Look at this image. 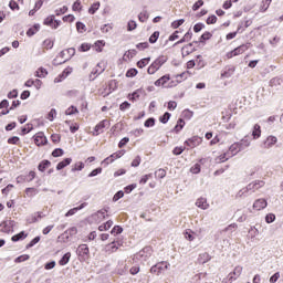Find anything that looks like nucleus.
<instances>
[{"label":"nucleus","instance_id":"nucleus-40","mask_svg":"<svg viewBox=\"0 0 283 283\" xmlns=\"http://www.w3.org/2000/svg\"><path fill=\"white\" fill-rule=\"evenodd\" d=\"M156 178H165L167 176V170L160 168L155 172Z\"/></svg>","mask_w":283,"mask_h":283},{"label":"nucleus","instance_id":"nucleus-35","mask_svg":"<svg viewBox=\"0 0 283 283\" xmlns=\"http://www.w3.org/2000/svg\"><path fill=\"white\" fill-rule=\"evenodd\" d=\"M98 8H101V2H95L91 6V8L88 9V13L90 14H96V10H98Z\"/></svg>","mask_w":283,"mask_h":283},{"label":"nucleus","instance_id":"nucleus-18","mask_svg":"<svg viewBox=\"0 0 283 283\" xmlns=\"http://www.w3.org/2000/svg\"><path fill=\"white\" fill-rule=\"evenodd\" d=\"M238 147H239V146H238L237 143L232 144V145L229 147V150H228V153H229V158H233V156H237V154H240V150H239Z\"/></svg>","mask_w":283,"mask_h":283},{"label":"nucleus","instance_id":"nucleus-64","mask_svg":"<svg viewBox=\"0 0 283 283\" xmlns=\"http://www.w3.org/2000/svg\"><path fill=\"white\" fill-rule=\"evenodd\" d=\"M203 28H205V24L203 23H197V24H195V27H193V32H200L201 30H203Z\"/></svg>","mask_w":283,"mask_h":283},{"label":"nucleus","instance_id":"nucleus-54","mask_svg":"<svg viewBox=\"0 0 283 283\" xmlns=\"http://www.w3.org/2000/svg\"><path fill=\"white\" fill-rule=\"evenodd\" d=\"M202 6H205V1L198 0V1L192 6L193 12L200 10V8H202Z\"/></svg>","mask_w":283,"mask_h":283},{"label":"nucleus","instance_id":"nucleus-2","mask_svg":"<svg viewBox=\"0 0 283 283\" xmlns=\"http://www.w3.org/2000/svg\"><path fill=\"white\" fill-rule=\"evenodd\" d=\"M165 63H167V56L161 55L159 57H157L151 65L148 67V74H156V72H158L160 70V67H163V65H165Z\"/></svg>","mask_w":283,"mask_h":283},{"label":"nucleus","instance_id":"nucleus-15","mask_svg":"<svg viewBox=\"0 0 283 283\" xmlns=\"http://www.w3.org/2000/svg\"><path fill=\"white\" fill-rule=\"evenodd\" d=\"M85 207H87V203H86V202L80 205L78 207H75V208L69 210V211L65 213V217H66V218H70V216H74L77 211H81V209H85Z\"/></svg>","mask_w":283,"mask_h":283},{"label":"nucleus","instance_id":"nucleus-62","mask_svg":"<svg viewBox=\"0 0 283 283\" xmlns=\"http://www.w3.org/2000/svg\"><path fill=\"white\" fill-rule=\"evenodd\" d=\"M54 118H56V109L52 108L48 114V119L52 122Z\"/></svg>","mask_w":283,"mask_h":283},{"label":"nucleus","instance_id":"nucleus-25","mask_svg":"<svg viewBox=\"0 0 283 283\" xmlns=\"http://www.w3.org/2000/svg\"><path fill=\"white\" fill-rule=\"evenodd\" d=\"M112 227H114V221L108 220L106 223L98 227V231H108Z\"/></svg>","mask_w":283,"mask_h":283},{"label":"nucleus","instance_id":"nucleus-31","mask_svg":"<svg viewBox=\"0 0 283 283\" xmlns=\"http://www.w3.org/2000/svg\"><path fill=\"white\" fill-rule=\"evenodd\" d=\"M170 118H171V114L169 112H166L163 116L159 117V122H161L163 125H167Z\"/></svg>","mask_w":283,"mask_h":283},{"label":"nucleus","instance_id":"nucleus-3","mask_svg":"<svg viewBox=\"0 0 283 283\" xmlns=\"http://www.w3.org/2000/svg\"><path fill=\"white\" fill-rule=\"evenodd\" d=\"M169 266L170 264L165 261L159 262L150 268V273H154L155 275H160L165 273V271H167Z\"/></svg>","mask_w":283,"mask_h":283},{"label":"nucleus","instance_id":"nucleus-43","mask_svg":"<svg viewBox=\"0 0 283 283\" xmlns=\"http://www.w3.org/2000/svg\"><path fill=\"white\" fill-rule=\"evenodd\" d=\"M160 36V32L159 31H155L150 38H149V43H156V41H158V38Z\"/></svg>","mask_w":283,"mask_h":283},{"label":"nucleus","instance_id":"nucleus-28","mask_svg":"<svg viewBox=\"0 0 283 283\" xmlns=\"http://www.w3.org/2000/svg\"><path fill=\"white\" fill-rule=\"evenodd\" d=\"M51 165H52V163H50V160L45 159L39 164L38 169H39V171H45V168L50 167Z\"/></svg>","mask_w":283,"mask_h":283},{"label":"nucleus","instance_id":"nucleus-30","mask_svg":"<svg viewBox=\"0 0 283 283\" xmlns=\"http://www.w3.org/2000/svg\"><path fill=\"white\" fill-rule=\"evenodd\" d=\"M42 218H43V216H41V212H36V213L32 214L30 219H28V222L30 224H32L34 222H39V219H42Z\"/></svg>","mask_w":283,"mask_h":283},{"label":"nucleus","instance_id":"nucleus-8","mask_svg":"<svg viewBox=\"0 0 283 283\" xmlns=\"http://www.w3.org/2000/svg\"><path fill=\"white\" fill-rule=\"evenodd\" d=\"M107 125H109V122L107 119L99 122L94 128V132H95L94 136H98L99 134H103V132H105V127H107Z\"/></svg>","mask_w":283,"mask_h":283},{"label":"nucleus","instance_id":"nucleus-10","mask_svg":"<svg viewBox=\"0 0 283 283\" xmlns=\"http://www.w3.org/2000/svg\"><path fill=\"white\" fill-rule=\"evenodd\" d=\"M266 207H269L266 199H256L253 203V209L256 211H262V209H266Z\"/></svg>","mask_w":283,"mask_h":283},{"label":"nucleus","instance_id":"nucleus-33","mask_svg":"<svg viewBox=\"0 0 283 283\" xmlns=\"http://www.w3.org/2000/svg\"><path fill=\"white\" fill-rule=\"evenodd\" d=\"M275 143H277V137L269 136L266 138L265 145H268V147H273V145H275Z\"/></svg>","mask_w":283,"mask_h":283},{"label":"nucleus","instance_id":"nucleus-55","mask_svg":"<svg viewBox=\"0 0 283 283\" xmlns=\"http://www.w3.org/2000/svg\"><path fill=\"white\" fill-rule=\"evenodd\" d=\"M154 125H156V119L154 117L148 118L145 123L144 126L145 127H154Z\"/></svg>","mask_w":283,"mask_h":283},{"label":"nucleus","instance_id":"nucleus-45","mask_svg":"<svg viewBox=\"0 0 283 283\" xmlns=\"http://www.w3.org/2000/svg\"><path fill=\"white\" fill-rule=\"evenodd\" d=\"M32 129H34V126H32V124H27V127L22 128V136H25V134H30V132H32Z\"/></svg>","mask_w":283,"mask_h":283},{"label":"nucleus","instance_id":"nucleus-53","mask_svg":"<svg viewBox=\"0 0 283 283\" xmlns=\"http://www.w3.org/2000/svg\"><path fill=\"white\" fill-rule=\"evenodd\" d=\"M265 222H266L268 224H271V223L275 222V214H274V213H269V214H266V216H265Z\"/></svg>","mask_w":283,"mask_h":283},{"label":"nucleus","instance_id":"nucleus-22","mask_svg":"<svg viewBox=\"0 0 283 283\" xmlns=\"http://www.w3.org/2000/svg\"><path fill=\"white\" fill-rule=\"evenodd\" d=\"M209 260H211V255H209V253L205 252L202 254H199L198 262L200 264H207Z\"/></svg>","mask_w":283,"mask_h":283},{"label":"nucleus","instance_id":"nucleus-19","mask_svg":"<svg viewBox=\"0 0 283 283\" xmlns=\"http://www.w3.org/2000/svg\"><path fill=\"white\" fill-rule=\"evenodd\" d=\"M233 72H235V67L229 66L221 73V78H230L233 76Z\"/></svg>","mask_w":283,"mask_h":283},{"label":"nucleus","instance_id":"nucleus-58","mask_svg":"<svg viewBox=\"0 0 283 283\" xmlns=\"http://www.w3.org/2000/svg\"><path fill=\"white\" fill-rule=\"evenodd\" d=\"M65 12H67V7L66 6L55 10L56 17H61V14H65Z\"/></svg>","mask_w":283,"mask_h":283},{"label":"nucleus","instance_id":"nucleus-50","mask_svg":"<svg viewBox=\"0 0 283 283\" xmlns=\"http://www.w3.org/2000/svg\"><path fill=\"white\" fill-rule=\"evenodd\" d=\"M39 242H41V237H35L29 244H27V249H32V247H34V244H39Z\"/></svg>","mask_w":283,"mask_h":283},{"label":"nucleus","instance_id":"nucleus-38","mask_svg":"<svg viewBox=\"0 0 283 283\" xmlns=\"http://www.w3.org/2000/svg\"><path fill=\"white\" fill-rule=\"evenodd\" d=\"M185 238L186 240H189V242H193V240H196V237H193V231L191 230H186Z\"/></svg>","mask_w":283,"mask_h":283},{"label":"nucleus","instance_id":"nucleus-60","mask_svg":"<svg viewBox=\"0 0 283 283\" xmlns=\"http://www.w3.org/2000/svg\"><path fill=\"white\" fill-rule=\"evenodd\" d=\"M27 260H30V255H28V254H22V255H20V256H18V258L15 259V262H18V263H20V262H27Z\"/></svg>","mask_w":283,"mask_h":283},{"label":"nucleus","instance_id":"nucleus-59","mask_svg":"<svg viewBox=\"0 0 283 283\" xmlns=\"http://www.w3.org/2000/svg\"><path fill=\"white\" fill-rule=\"evenodd\" d=\"M132 107V104L129 102H124L119 105L120 112H125L126 109H129Z\"/></svg>","mask_w":283,"mask_h":283},{"label":"nucleus","instance_id":"nucleus-51","mask_svg":"<svg viewBox=\"0 0 283 283\" xmlns=\"http://www.w3.org/2000/svg\"><path fill=\"white\" fill-rule=\"evenodd\" d=\"M65 154L62 148H56L52 151L53 158H59L60 156H63Z\"/></svg>","mask_w":283,"mask_h":283},{"label":"nucleus","instance_id":"nucleus-57","mask_svg":"<svg viewBox=\"0 0 283 283\" xmlns=\"http://www.w3.org/2000/svg\"><path fill=\"white\" fill-rule=\"evenodd\" d=\"M137 25H138V24H136V21L130 20V21L128 22V24H127V30H128V32H132L133 30H136Z\"/></svg>","mask_w":283,"mask_h":283},{"label":"nucleus","instance_id":"nucleus-39","mask_svg":"<svg viewBox=\"0 0 283 283\" xmlns=\"http://www.w3.org/2000/svg\"><path fill=\"white\" fill-rule=\"evenodd\" d=\"M271 87H277V85H282V78L274 77L270 81Z\"/></svg>","mask_w":283,"mask_h":283},{"label":"nucleus","instance_id":"nucleus-17","mask_svg":"<svg viewBox=\"0 0 283 283\" xmlns=\"http://www.w3.org/2000/svg\"><path fill=\"white\" fill-rule=\"evenodd\" d=\"M196 207H198L199 209L207 210V209H209V203L207 202V199H205V198H199V199L196 201Z\"/></svg>","mask_w":283,"mask_h":283},{"label":"nucleus","instance_id":"nucleus-16","mask_svg":"<svg viewBox=\"0 0 283 283\" xmlns=\"http://www.w3.org/2000/svg\"><path fill=\"white\" fill-rule=\"evenodd\" d=\"M120 243L116 244V241H113L111 244L106 245L105 251L106 253H116L118 251V247Z\"/></svg>","mask_w":283,"mask_h":283},{"label":"nucleus","instance_id":"nucleus-4","mask_svg":"<svg viewBox=\"0 0 283 283\" xmlns=\"http://www.w3.org/2000/svg\"><path fill=\"white\" fill-rule=\"evenodd\" d=\"M150 256H151V247H145L143 250H140L136 254L137 260H143L144 262L147 261V259Z\"/></svg>","mask_w":283,"mask_h":283},{"label":"nucleus","instance_id":"nucleus-6","mask_svg":"<svg viewBox=\"0 0 283 283\" xmlns=\"http://www.w3.org/2000/svg\"><path fill=\"white\" fill-rule=\"evenodd\" d=\"M34 143L38 145V147L48 145V137H45V134L43 133H38L34 135Z\"/></svg>","mask_w":283,"mask_h":283},{"label":"nucleus","instance_id":"nucleus-36","mask_svg":"<svg viewBox=\"0 0 283 283\" xmlns=\"http://www.w3.org/2000/svg\"><path fill=\"white\" fill-rule=\"evenodd\" d=\"M73 114H78V108H76L75 106H70V107L65 111V115H66V116H73Z\"/></svg>","mask_w":283,"mask_h":283},{"label":"nucleus","instance_id":"nucleus-27","mask_svg":"<svg viewBox=\"0 0 283 283\" xmlns=\"http://www.w3.org/2000/svg\"><path fill=\"white\" fill-rule=\"evenodd\" d=\"M230 155H229V153L227 151V153H223V154H221L220 156H218L217 158H216V163H227V160H229V158H231V157H229Z\"/></svg>","mask_w":283,"mask_h":283},{"label":"nucleus","instance_id":"nucleus-12","mask_svg":"<svg viewBox=\"0 0 283 283\" xmlns=\"http://www.w3.org/2000/svg\"><path fill=\"white\" fill-rule=\"evenodd\" d=\"M196 52V48H193V42L189 43L181 49L182 56H189V54H193Z\"/></svg>","mask_w":283,"mask_h":283},{"label":"nucleus","instance_id":"nucleus-46","mask_svg":"<svg viewBox=\"0 0 283 283\" xmlns=\"http://www.w3.org/2000/svg\"><path fill=\"white\" fill-rule=\"evenodd\" d=\"M54 19H55L54 15L48 17L46 19H44V25H50L51 28H53Z\"/></svg>","mask_w":283,"mask_h":283},{"label":"nucleus","instance_id":"nucleus-56","mask_svg":"<svg viewBox=\"0 0 283 283\" xmlns=\"http://www.w3.org/2000/svg\"><path fill=\"white\" fill-rule=\"evenodd\" d=\"M105 45V43L101 40L95 42V50L96 52H103V46Z\"/></svg>","mask_w":283,"mask_h":283},{"label":"nucleus","instance_id":"nucleus-37","mask_svg":"<svg viewBox=\"0 0 283 283\" xmlns=\"http://www.w3.org/2000/svg\"><path fill=\"white\" fill-rule=\"evenodd\" d=\"M128 98L133 102L138 101V98H140V90H137L133 94H129Z\"/></svg>","mask_w":283,"mask_h":283},{"label":"nucleus","instance_id":"nucleus-13","mask_svg":"<svg viewBox=\"0 0 283 283\" xmlns=\"http://www.w3.org/2000/svg\"><path fill=\"white\" fill-rule=\"evenodd\" d=\"M242 275V266L238 265L234 268L233 272H231L228 277L229 280H235L237 277H240Z\"/></svg>","mask_w":283,"mask_h":283},{"label":"nucleus","instance_id":"nucleus-20","mask_svg":"<svg viewBox=\"0 0 283 283\" xmlns=\"http://www.w3.org/2000/svg\"><path fill=\"white\" fill-rule=\"evenodd\" d=\"M72 164V158H65L64 160L60 161L56 165V170L61 171V169H65V167H67V165Z\"/></svg>","mask_w":283,"mask_h":283},{"label":"nucleus","instance_id":"nucleus-1","mask_svg":"<svg viewBox=\"0 0 283 283\" xmlns=\"http://www.w3.org/2000/svg\"><path fill=\"white\" fill-rule=\"evenodd\" d=\"M265 182L263 180H255L251 184H249L245 188H242L238 193L237 198H247L249 196V192L255 193L259 189H262L264 187Z\"/></svg>","mask_w":283,"mask_h":283},{"label":"nucleus","instance_id":"nucleus-61","mask_svg":"<svg viewBox=\"0 0 283 283\" xmlns=\"http://www.w3.org/2000/svg\"><path fill=\"white\" fill-rule=\"evenodd\" d=\"M102 172H103V168H96L88 174V178H94V176H98V174H102Z\"/></svg>","mask_w":283,"mask_h":283},{"label":"nucleus","instance_id":"nucleus-7","mask_svg":"<svg viewBox=\"0 0 283 283\" xmlns=\"http://www.w3.org/2000/svg\"><path fill=\"white\" fill-rule=\"evenodd\" d=\"M125 154V150H118L117 153L112 154L109 157L103 160L104 165H109L114 163L117 158H120Z\"/></svg>","mask_w":283,"mask_h":283},{"label":"nucleus","instance_id":"nucleus-49","mask_svg":"<svg viewBox=\"0 0 283 283\" xmlns=\"http://www.w3.org/2000/svg\"><path fill=\"white\" fill-rule=\"evenodd\" d=\"M218 22V17H216V15H210L207 20H206V23L208 24V25H213L214 23H217Z\"/></svg>","mask_w":283,"mask_h":283},{"label":"nucleus","instance_id":"nucleus-42","mask_svg":"<svg viewBox=\"0 0 283 283\" xmlns=\"http://www.w3.org/2000/svg\"><path fill=\"white\" fill-rule=\"evenodd\" d=\"M84 168H85V164H83V161H80L75 164V166L72 168L71 171H83Z\"/></svg>","mask_w":283,"mask_h":283},{"label":"nucleus","instance_id":"nucleus-47","mask_svg":"<svg viewBox=\"0 0 283 283\" xmlns=\"http://www.w3.org/2000/svg\"><path fill=\"white\" fill-rule=\"evenodd\" d=\"M82 6H81V0H76L74 3H73V6H72V10L74 11V12H80V10H82Z\"/></svg>","mask_w":283,"mask_h":283},{"label":"nucleus","instance_id":"nucleus-26","mask_svg":"<svg viewBox=\"0 0 283 283\" xmlns=\"http://www.w3.org/2000/svg\"><path fill=\"white\" fill-rule=\"evenodd\" d=\"M25 238H28V234H25L24 231H21L20 233L13 235L11 240L12 242H19V240H25Z\"/></svg>","mask_w":283,"mask_h":283},{"label":"nucleus","instance_id":"nucleus-32","mask_svg":"<svg viewBox=\"0 0 283 283\" xmlns=\"http://www.w3.org/2000/svg\"><path fill=\"white\" fill-rule=\"evenodd\" d=\"M35 76L38 78H45V76H48V71L43 67H40L36 72H35Z\"/></svg>","mask_w":283,"mask_h":283},{"label":"nucleus","instance_id":"nucleus-52","mask_svg":"<svg viewBox=\"0 0 283 283\" xmlns=\"http://www.w3.org/2000/svg\"><path fill=\"white\" fill-rule=\"evenodd\" d=\"M182 23H185V19H180V20L174 21L171 23V28H174V30H178V28H180V25H182Z\"/></svg>","mask_w":283,"mask_h":283},{"label":"nucleus","instance_id":"nucleus-48","mask_svg":"<svg viewBox=\"0 0 283 283\" xmlns=\"http://www.w3.org/2000/svg\"><path fill=\"white\" fill-rule=\"evenodd\" d=\"M136 74H138V70H136V69H129L126 72L127 78H134V76H136Z\"/></svg>","mask_w":283,"mask_h":283},{"label":"nucleus","instance_id":"nucleus-29","mask_svg":"<svg viewBox=\"0 0 283 283\" xmlns=\"http://www.w3.org/2000/svg\"><path fill=\"white\" fill-rule=\"evenodd\" d=\"M149 61H151V57H145L137 62V67L143 70V67H146L149 64Z\"/></svg>","mask_w":283,"mask_h":283},{"label":"nucleus","instance_id":"nucleus-24","mask_svg":"<svg viewBox=\"0 0 283 283\" xmlns=\"http://www.w3.org/2000/svg\"><path fill=\"white\" fill-rule=\"evenodd\" d=\"M211 36H213V34H211V32H205L200 38L199 41H193V43L198 44V43H203V41H209V39H211Z\"/></svg>","mask_w":283,"mask_h":283},{"label":"nucleus","instance_id":"nucleus-11","mask_svg":"<svg viewBox=\"0 0 283 283\" xmlns=\"http://www.w3.org/2000/svg\"><path fill=\"white\" fill-rule=\"evenodd\" d=\"M200 143H202V138H200L198 136H195L185 142V144L188 145V147H190L191 149H193V147H198V145H200Z\"/></svg>","mask_w":283,"mask_h":283},{"label":"nucleus","instance_id":"nucleus-21","mask_svg":"<svg viewBox=\"0 0 283 283\" xmlns=\"http://www.w3.org/2000/svg\"><path fill=\"white\" fill-rule=\"evenodd\" d=\"M70 258H72V253L66 252L59 261L60 266H65V264H67L70 262Z\"/></svg>","mask_w":283,"mask_h":283},{"label":"nucleus","instance_id":"nucleus-14","mask_svg":"<svg viewBox=\"0 0 283 283\" xmlns=\"http://www.w3.org/2000/svg\"><path fill=\"white\" fill-rule=\"evenodd\" d=\"M159 81H161V87H174V82L167 84L168 81H171V76L169 74L161 76Z\"/></svg>","mask_w":283,"mask_h":283},{"label":"nucleus","instance_id":"nucleus-5","mask_svg":"<svg viewBox=\"0 0 283 283\" xmlns=\"http://www.w3.org/2000/svg\"><path fill=\"white\" fill-rule=\"evenodd\" d=\"M76 254L82 260H85L86 256L90 255V248L87 247V244H80L78 248L76 249Z\"/></svg>","mask_w":283,"mask_h":283},{"label":"nucleus","instance_id":"nucleus-9","mask_svg":"<svg viewBox=\"0 0 283 283\" xmlns=\"http://www.w3.org/2000/svg\"><path fill=\"white\" fill-rule=\"evenodd\" d=\"M247 52V45H240L239 48L234 49L233 51L227 53L228 59H233V56H239V54H244Z\"/></svg>","mask_w":283,"mask_h":283},{"label":"nucleus","instance_id":"nucleus-23","mask_svg":"<svg viewBox=\"0 0 283 283\" xmlns=\"http://www.w3.org/2000/svg\"><path fill=\"white\" fill-rule=\"evenodd\" d=\"M252 136H253L254 140H256V138H260V136H262V130H261V127L259 124L254 125Z\"/></svg>","mask_w":283,"mask_h":283},{"label":"nucleus","instance_id":"nucleus-63","mask_svg":"<svg viewBox=\"0 0 283 283\" xmlns=\"http://www.w3.org/2000/svg\"><path fill=\"white\" fill-rule=\"evenodd\" d=\"M191 174H200V164H195L191 168H190Z\"/></svg>","mask_w":283,"mask_h":283},{"label":"nucleus","instance_id":"nucleus-41","mask_svg":"<svg viewBox=\"0 0 283 283\" xmlns=\"http://www.w3.org/2000/svg\"><path fill=\"white\" fill-rule=\"evenodd\" d=\"M271 1L273 0H263L261 3V10L262 12H266L269 10V6H271Z\"/></svg>","mask_w":283,"mask_h":283},{"label":"nucleus","instance_id":"nucleus-44","mask_svg":"<svg viewBox=\"0 0 283 283\" xmlns=\"http://www.w3.org/2000/svg\"><path fill=\"white\" fill-rule=\"evenodd\" d=\"M112 235H118L120 233H123V227L120 226H115L112 231H111Z\"/></svg>","mask_w":283,"mask_h":283},{"label":"nucleus","instance_id":"nucleus-34","mask_svg":"<svg viewBox=\"0 0 283 283\" xmlns=\"http://www.w3.org/2000/svg\"><path fill=\"white\" fill-rule=\"evenodd\" d=\"M138 19L142 23H145L147 21V19H149V13L147 11H142L138 14Z\"/></svg>","mask_w":283,"mask_h":283}]
</instances>
